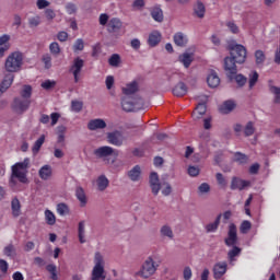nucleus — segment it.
Wrapping results in <instances>:
<instances>
[{"instance_id": "1", "label": "nucleus", "mask_w": 280, "mask_h": 280, "mask_svg": "<svg viewBox=\"0 0 280 280\" xmlns=\"http://www.w3.org/2000/svg\"><path fill=\"white\" fill-rule=\"evenodd\" d=\"M194 121H200L202 131L200 133L201 144L200 148L202 150H207L209 148V142L211 141V115L207 114V104L199 103L195 110L192 112Z\"/></svg>"}, {"instance_id": "2", "label": "nucleus", "mask_w": 280, "mask_h": 280, "mask_svg": "<svg viewBox=\"0 0 280 280\" xmlns=\"http://www.w3.org/2000/svg\"><path fill=\"white\" fill-rule=\"evenodd\" d=\"M30 168V158L24 159L23 162H18L12 166L11 185H16V179L20 183H27V170Z\"/></svg>"}, {"instance_id": "3", "label": "nucleus", "mask_w": 280, "mask_h": 280, "mask_svg": "<svg viewBox=\"0 0 280 280\" xmlns=\"http://www.w3.org/2000/svg\"><path fill=\"white\" fill-rule=\"evenodd\" d=\"M96 159H102L106 165H113L119 156V151L109 145L100 147L94 150Z\"/></svg>"}, {"instance_id": "4", "label": "nucleus", "mask_w": 280, "mask_h": 280, "mask_svg": "<svg viewBox=\"0 0 280 280\" xmlns=\"http://www.w3.org/2000/svg\"><path fill=\"white\" fill-rule=\"evenodd\" d=\"M160 264L154 260V257L149 256L141 265L140 270L137 271V277H141V279H150V277H154L156 271L159 270Z\"/></svg>"}, {"instance_id": "5", "label": "nucleus", "mask_w": 280, "mask_h": 280, "mask_svg": "<svg viewBox=\"0 0 280 280\" xmlns=\"http://www.w3.org/2000/svg\"><path fill=\"white\" fill-rule=\"evenodd\" d=\"M21 67H23V54L20 51L10 54L4 63L5 71L16 73V71H21Z\"/></svg>"}, {"instance_id": "6", "label": "nucleus", "mask_w": 280, "mask_h": 280, "mask_svg": "<svg viewBox=\"0 0 280 280\" xmlns=\"http://www.w3.org/2000/svg\"><path fill=\"white\" fill-rule=\"evenodd\" d=\"M230 56L235 60L237 65H244L246 62L247 50L242 44L232 42L229 44Z\"/></svg>"}, {"instance_id": "7", "label": "nucleus", "mask_w": 280, "mask_h": 280, "mask_svg": "<svg viewBox=\"0 0 280 280\" xmlns=\"http://www.w3.org/2000/svg\"><path fill=\"white\" fill-rule=\"evenodd\" d=\"M104 255L102 253L96 252L94 254V267L92 269V279L91 280H105L106 275L104 273Z\"/></svg>"}, {"instance_id": "8", "label": "nucleus", "mask_w": 280, "mask_h": 280, "mask_svg": "<svg viewBox=\"0 0 280 280\" xmlns=\"http://www.w3.org/2000/svg\"><path fill=\"white\" fill-rule=\"evenodd\" d=\"M121 107L122 110L126 113H132L135 110H141L143 108V98L141 97H132V96H125L121 100Z\"/></svg>"}, {"instance_id": "9", "label": "nucleus", "mask_w": 280, "mask_h": 280, "mask_svg": "<svg viewBox=\"0 0 280 280\" xmlns=\"http://www.w3.org/2000/svg\"><path fill=\"white\" fill-rule=\"evenodd\" d=\"M82 69H84V59L80 57L74 58L69 72L72 73L75 84L80 82V73H82Z\"/></svg>"}, {"instance_id": "10", "label": "nucleus", "mask_w": 280, "mask_h": 280, "mask_svg": "<svg viewBox=\"0 0 280 280\" xmlns=\"http://www.w3.org/2000/svg\"><path fill=\"white\" fill-rule=\"evenodd\" d=\"M224 71L230 80H233L237 73V61L230 56L224 58Z\"/></svg>"}, {"instance_id": "11", "label": "nucleus", "mask_w": 280, "mask_h": 280, "mask_svg": "<svg viewBox=\"0 0 280 280\" xmlns=\"http://www.w3.org/2000/svg\"><path fill=\"white\" fill-rule=\"evenodd\" d=\"M31 104H32V101L30 100H22L20 97H15L11 105V108L18 115H23V113H25V110L30 108Z\"/></svg>"}, {"instance_id": "12", "label": "nucleus", "mask_w": 280, "mask_h": 280, "mask_svg": "<svg viewBox=\"0 0 280 280\" xmlns=\"http://www.w3.org/2000/svg\"><path fill=\"white\" fill-rule=\"evenodd\" d=\"M107 141L112 145H116V148H121L124 145V133L121 131H112L107 133Z\"/></svg>"}, {"instance_id": "13", "label": "nucleus", "mask_w": 280, "mask_h": 280, "mask_svg": "<svg viewBox=\"0 0 280 280\" xmlns=\"http://www.w3.org/2000/svg\"><path fill=\"white\" fill-rule=\"evenodd\" d=\"M225 246H235L237 244V226L234 223L229 225L228 237L224 240Z\"/></svg>"}, {"instance_id": "14", "label": "nucleus", "mask_w": 280, "mask_h": 280, "mask_svg": "<svg viewBox=\"0 0 280 280\" xmlns=\"http://www.w3.org/2000/svg\"><path fill=\"white\" fill-rule=\"evenodd\" d=\"M149 185L153 196H159V192L161 191V180L159 179V174L156 173L150 174Z\"/></svg>"}, {"instance_id": "15", "label": "nucleus", "mask_w": 280, "mask_h": 280, "mask_svg": "<svg viewBox=\"0 0 280 280\" xmlns=\"http://www.w3.org/2000/svg\"><path fill=\"white\" fill-rule=\"evenodd\" d=\"M246 187H250L249 180H244L238 177H233L231 183V189H238L242 191V189H246Z\"/></svg>"}, {"instance_id": "16", "label": "nucleus", "mask_w": 280, "mask_h": 280, "mask_svg": "<svg viewBox=\"0 0 280 280\" xmlns=\"http://www.w3.org/2000/svg\"><path fill=\"white\" fill-rule=\"evenodd\" d=\"M88 128L92 131L104 130L106 128V121L102 118H95L88 122Z\"/></svg>"}, {"instance_id": "17", "label": "nucleus", "mask_w": 280, "mask_h": 280, "mask_svg": "<svg viewBox=\"0 0 280 280\" xmlns=\"http://www.w3.org/2000/svg\"><path fill=\"white\" fill-rule=\"evenodd\" d=\"M235 108H237V103L233 100H228L221 105L220 112L223 113V115H229V113H233Z\"/></svg>"}, {"instance_id": "18", "label": "nucleus", "mask_w": 280, "mask_h": 280, "mask_svg": "<svg viewBox=\"0 0 280 280\" xmlns=\"http://www.w3.org/2000/svg\"><path fill=\"white\" fill-rule=\"evenodd\" d=\"M173 40L177 47H187V43H189V38L183 32L175 33Z\"/></svg>"}, {"instance_id": "19", "label": "nucleus", "mask_w": 280, "mask_h": 280, "mask_svg": "<svg viewBox=\"0 0 280 280\" xmlns=\"http://www.w3.org/2000/svg\"><path fill=\"white\" fill-rule=\"evenodd\" d=\"M178 61L184 65L185 69H189L194 62V52H184L179 55Z\"/></svg>"}, {"instance_id": "20", "label": "nucleus", "mask_w": 280, "mask_h": 280, "mask_svg": "<svg viewBox=\"0 0 280 280\" xmlns=\"http://www.w3.org/2000/svg\"><path fill=\"white\" fill-rule=\"evenodd\" d=\"M226 273V262H218L213 267L214 279H222Z\"/></svg>"}, {"instance_id": "21", "label": "nucleus", "mask_w": 280, "mask_h": 280, "mask_svg": "<svg viewBox=\"0 0 280 280\" xmlns=\"http://www.w3.org/2000/svg\"><path fill=\"white\" fill-rule=\"evenodd\" d=\"M137 91H139V83H137V81H132L128 83L125 88H122V93L128 97H131V95H135Z\"/></svg>"}, {"instance_id": "22", "label": "nucleus", "mask_w": 280, "mask_h": 280, "mask_svg": "<svg viewBox=\"0 0 280 280\" xmlns=\"http://www.w3.org/2000/svg\"><path fill=\"white\" fill-rule=\"evenodd\" d=\"M78 237L80 244H86V222L80 221L78 225Z\"/></svg>"}, {"instance_id": "23", "label": "nucleus", "mask_w": 280, "mask_h": 280, "mask_svg": "<svg viewBox=\"0 0 280 280\" xmlns=\"http://www.w3.org/2000/svg\"><path fill=\"white\" fill-rule=\"evenodd\" d=\"M108 185H110V182L106 175H101L96 178V187L98 191H106V189H108Z\"/></svg>"}, {"instance_id": "24", "label": "nucleus", "mask_w": 280, "mask_h": 280, "mask_svg": "<svg viewBox=\"0 0 280 280\" xmlns=\"http://www.w3.org/2000/svg\"><path fill=\"white\" fill-rule=\"evenodd\" d=\"M121 30V20L114 18L108 21L107 23V32L114 33V32H119Z\"/></svg>"}, {"instance_id": "25", "label": "nucleus", "mask_w": 280, "mask_h": 280, "mask_svg": "<svg viewBox=\"0 0 280 280\" xmlns=\"http://www.w3.org/2000/svg\"><path fill=\"white\" fill-rule=\"evenodd\" d=\"M161 237H166V240H174V230L170 224H164L160 229Z\"/></svg>"}, {"instance_id": "26", "label": "nucleus", "mask_w": 280, "mask_h": 280, "mask_svg": "<svg viewBox=\"0 0 280 280\" xmlns=\"http://www.w3.org/2000/svg\"><path fill=\"white\" fill-rule=\"evenodd\" d=\"M173 94L176 95V97L187 95V85L184 82L177 83L173 89Z\"/></svg>"}, {"instance_id": "27", "label": "nucleus", "mask_w": 280, "mask_h": 280, "mask_svg": "<svg viewBox=\"0 0 280 280\" xmlns=\"http://www.w3.org/2000/svg\"><path fill=\"white\" fill-rule=\"evenodd\" d=\"M11 211L13 218H19L21 215V201L16 197L11 201Z\"/></svg>"}, {"instance_id": "28", "label": "nucleus", "mask_w": 280, "mask_h": 280, "mask_svg": "<svg viewBox=\"0 0 280 280\" xmlns=\"http://www.w3.org/2000/svg\"><path fill=\"white\" fill-rule=\"evenodd\" d=\"M159 43H161V33H159L158 31H153L149 35L148 44L150 45V47H156Z\"/></svg>"}, {"instance_id": "29", "label": "nucleus", "mask_w": 280, "mask_h": 280, "mask_svg": "<svg viewBox=\"0 0 280 280\" xmlns=\"http://www.w3.org/2000/svg\"><path fill=\"white\" fill-rule=\"evenodd\" d=\"M128 176H129L130 180H132L133 183H137V180H139V178H141V166H139V165L133 166L128 172Z\"/></svg>"}, {"instance_id": "30", "label": "nucleus", "mask_w": 280, "mask_h": 280, "mask_svg": "<svg viewBox=\"0 0 280 280\" xmlns=\"http://www.w3.org/2000/svg\"><path fill=\"white\" fill-rule=\"evenodd\" d=\"M14 82V75L13 74H7L0 85L1 93H5L8 91L9 86H12V83Z\"/></svg>"}, {"instance_id": "31", "label": "nucleus", "mask_w": 280, "mask_h": 280, "mask_svg": "<svg viewBox=\"0 0 280 280\" xmlns=\"http://www.w3.org/2000/svg\"><path fill=\"white\" fill-rule=\"evenodd\" d=\"M75 196H77V199L79 200L81 207H86V192H84V188L82 187H78L75 189Z\"/></svg>"}, {"instance_id": "32", "label": "nucleus", "mask_w": 280, "mask_h": 280, "mask_svg": "<svg viewBox=\"0 0 280 280\" xmlns=\"http://www.w3.org/2000/svg\"><path fill=\"white\" fill-rule=\"evenodd\" d=\"M254 56L257 67H264V63L266 62V52H264V50H256Z\"/></svg>"}, {"instance_id": "33", "label": "nucleus", "mask_w": 280, "mask_h": 280, "mask_svg": "<svg viewBox=\"0 0 280 280\" xmlns=\"http://www.w3.org/2000/svg\"><path fill=\"white\" fill-rule=\"evenodd\" d=\"M194 12L198 19H202L206 12L205 4L200 1H197L194 5Z\"/></svg>"}, {"instance_id": "34", "label": "nucleus", "mask_w": 280, "mask_h": 280, "mask_svg": "<svg viewBox=\"0 0 280 280\" xmlns=\"http://www.w3.org/2000/svg\"><path fill=\"white\" fill-rule=\"evenodd\" d=\"M151 16L158 23H162V21H163V10L159 7H154L153 9H151Z\"/></svg>"}, {"instance_id": "35", "label": "nucleus", "mask_w": 280, "mask_h": 280, "mask_svg": "<svg viewBox=\"0 0 280 280\" xmlns=\"http://www.w3.org/2000/svg\"><path fill=\"white\" fill-rule=\"evenodd\" d=\"M39 177L42 178V180H48L51 177V166L44 165L39 170Z\"/></svg>"}, {"instance_id": "36", "label": "nucleus", "mask_w": 280, "mask_h": 280, "mask_svg": "<svg viewBox=\"0 0 280 280\" xmlns=\"http://www.w3.org/2000/svg\"><path fill=\"white\" fill-rule=\"evenodd\" d=\"M257 82H259V73H257V71H252L248 77L249 89H255V84H257Z\"/></svg>"}, {"instance_id": "37", "label": "nucleus", "mask_w": 280, "mask_h": 280, "mask_svg": "<svg viewBox=\"0 0 280 280\" xmlns=\"http://www.w3.org/2000/svg\"><path fill=\"white\" fill-rule=\"evenodd\" d=\"M269 91L273 95L275 104H280V88L275 86V85H270Z\"/></svg>"}, {"instance_id": "38", "label": "nucleus", "mask_w": 280, "mask_h": 280, "mask_svg": "<svg viewBox=\"0 0 280 280\" xmlns=\"http://www.w3.org/2000/svg\"><path fill=\"white\" fill-rule=\"evenodd\" d=\"M45 221H46V224H49V226H54V224H56V214H54L51 210H46Z\"/></svg>"}, {"instance_id": "39", "label": "nucleus", "mask_w": 280, "mask_h": 280, "mask_svg": "<svg viewBox=\"0 0 280 280\" xmlns=\"http://www.w3.org/2000/svg\"><path fill=\"white\" fill-rule=\"evenodd\" d=\"M20 95L23 100H30L32 97V85H23Z\"/></svg>"}, {"instance_id": "40", "label": "nucleus", "mask_w": 280, "mask_h": 280, "mask_svg": "<svg viewBox=\"0 0 280 280\" xmlns=\"http://www.w3.org/2000/svg\"><path fill=\"white\" fill-rule=\"evenodd\" d=\"M43 143H45V135H42L33 145V154L40 152V148H43Z\"/></svg>"}, {"instance_id": "41", "label": "nucleus", "mask_w": 280, "mask_h": 280, "mask_svg": "<svg viewBox=\"0 0 280 280\" xmlns=\"http://www.w3.org/2000/svg\"><path fill=\"white\" fill-rule=\"evenodd\" d=\"M67 132V127L59 126L57 128V143H65V133Z\"/></svg>"}, {"instance_id": "42", "label": "nucleus", "mask_w": 280, "mask_h": 280, "mask_svg": "<svg viewBox=\"0 0 280 280\" xmlns=\"http://www.w3.org/2000/svg\"><path fill=\"white\" fill-rule=\"evenodd\" d=\"M49 51L52 56L55 57H58L60 56V45L58 44V42H52L50 45H49Z\"/></svg>"}, {"instance_id": "43", "label": "nucleus", "mask_w": 280, "mask_h": 280, "mask_svg": "<svg viewBox=\"0 0 280 280\" xmlns=\"http://www.w3.org/2000/svg\"><path fill=\"white\" fill-rule=\"evenodd\" d=\"M121 62V57L118 54H114L109 57L108 63L110 67H119Z\"/></svg>"}, {"instance_id": "44", "label": "nucleus", "mask_w": 280, "mask_h": 280, "mask_svg": "<svg viewBox=\"0 0 280 280\" xmlns=\"http://www.w3.org/2000/svg\"><path fill=\"white\" fill-rule=\"evenodd\" d=\"M240 253H242V248L233 246V248L228 253L230 261H235V257H238Z\"/></svg>"}, {"instance_id": "45", "label": "nucleus", "mask_w": 280, "mask_h": 280, "mask_svg": "<svg viewBox=\"0 0 280 280\" xmlns=\"http://www.w3.org/2000/svg\"><path fill=\"white\" fill-rule=\"evenodd\" d=\"M234 161L236 163H240V165H244L245 163H248V156H246V154L236 152L234 154Z\"/></svg>"}, {"instance_id": "46", "label": "nucleus", "mask_w": 280, "mask_h": 280, "mask_svg": "<svg viewBox=\"0 0 280 280\" xmlns=\"http://www.w3.org/2000/svg\"><path fill=\"white\" fill-rule=\"evenodd\" d=\"M244 135L245 137H252V135H255V125L253 124V121L247 122L244 128Z\"/></svg>"}, {"instance_id": "47", "label": "nucleus", "mask_w": 280, "mask_h": 280, "mask_svg": "<svg viewBox=\"0 0 280 280\" xmlns=\"http://www.w3.org/2000/svg\"><path fill=\"white\" fill-rule=\"evenodd\" d=\"M211 191V186L208 183H202L198 187V194L199 196H205V194H209Z\"/></svg>"}, {"instance_id": "48", "label": "nucleus", "mask_w": 280, "mask_h": 280, "mask_svg": "<svg viewBox=\"0 0 280 280\" xmlns=\"http://www.w3.org/2000/svg\"><path fill=\"white\" fill-rule=\"evenodd\" d=\"M57 213L59 215H67V213H69V206H67V203L57 205Z\"/></svg>"}, {"instance_id": "49", "label": "nucleus", "mask_w": 280, "mask_h": 280, "mask_svg": "<svg viewBox=\"0 0 280 280\" xmlns=\"http://www.w3.org/2000/svg\"><path fill=\"white\" fill-rule=\"evenodd\" d=\"M218 86H220V77H218V74L212 71L211 72V89H218Z\"/></svg>"}, {"instance_id": "50", "label": "nucleus", "mask_w": 280, "mask_h": 280, "mask_svg": "<svg viewBox=\"0 0 280 280\" xmlns=\"http://www.w3.org/2000/svg\"><path fill=\"white\" fill-rule=\"evenodd\" d=\"M83 103L80 101H72L71 102V112L72 113H80L82 110Z\"/></svg>"}, {"instance_id": "51", "label": "nucleus", "mask_w": 280, "mask_h": 280, "mask_svg": "<svg viewBox=\"0 0 280 280\" xmlns=\"http://www.w3.org/2000/svg\"><path fill=\"white\" fill-rule=\"evenodd\" d=\"M45 69H51V55L45 54L42 57Z\"/></svg>"}, {"instance_id": "52", "label": "nucleus", "mask_w": 280, "mask_h": 280, "mask_svg": "<svg viewBox=\"0 0 280 280\" xmlns=\"http://www.w3.org/2000/svg\"><path fill=\"white\" fill-rule=\"evenodd\" d=\"M233 80H235V82L238 86H244V84H246V82H247V79H246V77H244V74H235L233 77Z\"/></svg>"}, {"instance_id": "53", "label": "nucleus", "mask_w": 280, "mask_h": 280, "mask_svg": "<svg viewBox=\"0 0 280 280\" xmlns=\"http://www.w3.org/2000/svg\"><path fill=\"white\" fill-rule=\"evenodd\" d=\"M46 270L50 272V279L58 280V273L56 272V265H47Z\"/></svg>"}, {"instance_id": "54", "label": "nucleus", "mask_w": 280, "mask_h": 280, "mask_svg": "<svg viewBox=\"0 0 280 280\" xmlns=\"http://www.w3.org/2000/svg\"><path fill=\"white\" fill-rule=\"evenodd\" d=\"M226 27L230 30L232 34H240V26H237L235 22L233 21L228 22Z\"/></svg>"}, {"instance_id": "55", "label": "nucleus", "mask_w": 280, "mask_h": 280, "mask_svg": "<svg viewBox=\"0 0 280 280\" xmlns=\"http://www.w3.org/2000/svg\"><path fill=\"white\" fill-rule=\"evenodd\" d=\"M40 86L45 91H49V90L54 89V86H56V81L46 80V81L42 82Z\"/></svg>"}, {"instance_id": "56", "label": "nucleus", "mask_w": 280, "mask_h": 280, "mask_svg": "<svg viewBox=\"0 0 280 280\" xmlns=\"http://www.w3.org/2000/svg\"><path fill=\"white\" fill-rule=\"evenodd\" d=\"M84 49V39L78 38L73 45V51H82Z\"/></svg>"}, {"instance_id": "57", "label": "nucleus", "mask_w": 280, "mask_h": 280, "mask_svg": "<svg viewBox=\"0 0 280 280\" xmlns=\"http://www.w3.org/2000/svg\"><path fill=\"white\" fill-rule=\"evenodd\" d=\"M67 14H75L78 12V7L73 2H69L66 4Z\"/></svg>"}, {"instance_id": "58", "label": "nucleus", "mask_w": 280, "mask_h": 280, "mask_svg": "<svg viewBox=\"0 0 280 280\" xmlns=\"http://www.w3.org/2000/svg\"><path fill=\"white\" fill-rule=\"evenodd\" d=\"M145 8V0H135L132 2L133 10H143Z\"/></svg>"}, {"instance_id": "59", "label": "nucleus", "mask_w": 280, "mask_h": 280, "mask_svg": "<svg viewBox=\"0 0 280 280\" xmlns=\"http://www.w3.org/2000/svg\"><path fill=\"white\" fill-rule=\"evenodd\" d=\"M28 25L31 27H38V25H40V16H34L28 19Z\"/></svg>"}, {"instance_id": "60", "label": "nucleus", "mask_w": 280, "mask_h": 280, "mask_svg": "<svg viewBox=\"0 0 280 280\" xmlns=\"http://www.w3.org/2000/svg\"><path fill=\"white\" fill-rule=\"evenodd\" d=\"M36 5L38 10H45V8H49L50 3L47 0H37Z\"/></svg>"}, {"instance_id": "61", "label": "nucleus", "mask_w": 280, "mask_h": 280, "mask_svg": "<svg viewBox=\"0 0 280 280\" xmlns=\"http://www.w3.org/2000/svg\"><path fill=\"white\" fill-rule=\"evenodd\" d=\"M3 253H4V255H7V257H13V255H14V245H8L7 247H4Z\"/></svg>"}, {"instance_id": "62", "label": "nucleus", "mask_w": 280, "mask_h": 280, "mask_svg": "<svg viewBox=\"0 0 280 280\" xmlns=\"http://www.w3.org/2000/svg\"><path fill=\"white\" fill-rule=\"evenodd\" d=\"M188 174L189 176H198V174H200V168H198L197 166H189L188 167Z\"/></svg>"}, {"instance_id": "63", "label": "nucleus", "mask_w": 280, "mask_h": 280, "mask_svg": "<svg viewBox=\"0 0 280 280\" xmlns=\"http://www.w3.org/2000/svg\"><path fill=\"white\" fill-rule=\"evenodd\" d=\"M164 188H162L163 196H170L172 194V186L168 183L163 184Z\"/></svg>"}, {"instance_id": "64", "label": "nucleus", "mask_w": 280, "mask_h": 280, "mask_svg": "<svg viewBox=\"0 0 280 280\" xmlns=\"http://www.w3.org/2000/svg\"><path fill=\"white\" fill-rule=\"evenodd\" d=\"M191 277H192L191 268L190 267L184 268V279L185 280H190Z\"/></svg>"}]
</instances>
